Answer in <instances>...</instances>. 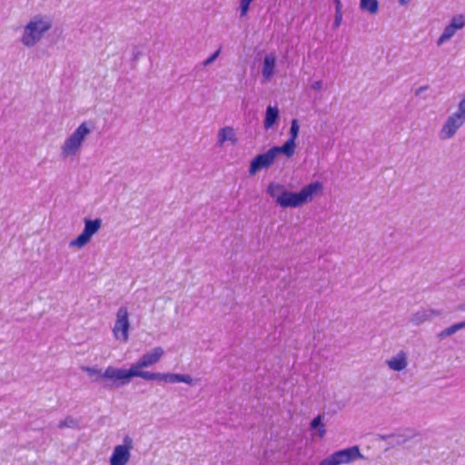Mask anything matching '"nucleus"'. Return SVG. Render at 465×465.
Listing matches in <instances>:
<instances>
[{
	"instance_id": "31",
	"label": "nucleus",
	"mask_w": 465,
	"mask_h": 465,
	"mask_svg": "<svg viewBox=\"0 0 465 465\" xmlns=\"http://www.w3.org/2000/svg\"><path fill=\"white\" fill-rule=\"evenodd\" d=\"M396 434H380L379 439H381L383 441H387L390 444V441L395 438Z\"/></svg>"
},
{
	"instance_id": "5",
	"label": "nucleus",
	"mask_w": 465,
	"mask_h": 465,
	"mask_svg": "<svg viewBox=\"0 0 465 465\" xmlns=\"http://www.w3.org/2000/svg\"><path fill=\"white\" fill-rule=\"evenodd\" d=\"M364 456L361 454L359 446H351L343 450H337L323 459L319 465H342L349 464L357 460H362Z\"/></svg>"
},
{
	"instance_id": "27",
	"label": "nucleus",
	"mask_w": 465,
	"mask_h": 465,
	"mask_svg": "<svg viewBox=\"0 0 465 465\" xmlns=\"http://www.w3.org/2000/svg\"><path fill=\"white\" fill-rule=\"evenodd\" d=\"M253 0H241L240 8H241V16H244L249 11L250 5Z\"/></svg>"
},
{
	"instance_id": "20",
	"label": "nucleus",
	"mask_w": 465,
	"mask_h": 465,
	"mask_svg": "<svg viewBox=\"0 0 465 465\" xmlns=\"http://www.w3.org/2000/svg\"><path fill=\"white\" fill-rule=\"evenodd\" d=\"M234 140V130L232 127L226 126L222 128L218 133V142L223 144L226 141Z\"/></svg>"
},
{
	"instance_id": "22",
	"label": "nucleus",
	"mask_w": 465,
	"mask_h": 465,
	"mask_svg": "<svg viewBox=\"0 0 465 465\" xmlns=\"http://www.w3.org/2000/svg\"><path fill=\"white\" fill-rule=\"evenodd\" d=\"M457 31L454 30L453 28H451L450 25L449 24L443 30V33L441 34V35L439 37L438 41H437V45L440 46L443 43L447 42L448 40H450L456 33Z\"/></svg>"
},
{
	"instance_id": "25",
	"label": "nucleus",
	"mask_w": 465,
	"mask_h": 465,
	"mask_svg": "<svg viewBox=\"0 0 465 465\" xmlns=\"http://www.w3.org/2000/svg\"><path fill=\"white\" fill-rule=\"evenodd\" d=\"M450 25L454 30L461 29L465 26V17L462 15H455L451 18Z\"/></svg>"
},
{
	"instance_id": "24",
	"label": "nucleus",
	"mask_w": 465,
	"mask_h": 465,
	"mask_svg": "<svg viewBox=\"0 0 465 465\" xmlns=\"http://www.w3.org/2000/svg\"><path fill=\"white\" fill-rule=\"evenodd\" d=\"M84 371L88 374L90 377L95 376L94 381H99L100 380H106V378L103 377L104 372L100 369H97L95 367H85ZM108 381V379H107ZM109 381H111L109 380Z\"/></svg>"
},
{
	"instance_id": "6",
	"label": "nucleus",
	"mask_w": 465,
	"mask_h": 465,
	"mask_svg": "<svg viewBox=\"0 0 465 465\" xmlns=\"http://www.w3.org/2000/svg\"><path fill=\"white\" fill-rule=\"evenodd\" d=\"M84 222V230L74 240L70 242L69 245L71 247H84L90 242L93 235L95 234L102 226V220L100 218L94 220L85 218Z\"/></svg>"
},
{
	"instance_id": "12",
	"label": "nucleus",
	"mask_w": 465,
	"mask_h": 465,
	"mask_svg": "<svg viewBox=\"0 0 465 465\" xmlns=\"http://www.w3.org/2000/svg\"><path fill=\"white\" fill-rule=\"evenodd\" d=\"M163 354L164 350L162 347L157 346L143 354L142 357H140V359L134 364L138 365V367H151L156 364L162 359Z\"/></svg>"
},
{
	"instance_id": "11",
	"label": "nucleus",
	"mask_w": 465,
	"mask_h": 465,
	"mask_svg": "<svg viewBox=\"0 0 465 465\" xmlns=\"http://www.w3.org/2000/svg\"><path fill=\"white\" fill-rule=\"evenodd\" d=\"M464 121V118L455 113L450 115L440 132V138L441 140L452 138Z\"/></svg>"
},
{
	"instance_id": "21",
	"label": "nucleus",
	"mask_w": 465,
	"mask_h": 465,
	"mask_svg": "<svg viewBox=\"0 0 465 465\" xmlns=\"http://www.w3.org/2000/svg\"><path fill=\"white\" fill-rule=\"evenodd\" d=\"M464 328H465V321L461 322L455 323V324L444 329L443 331H441L439 333V337L440 339H444V338L450 336V335L454 334L455 332H457L458 331L464 329Z\"/></svg>"
},
{
	"instance_id": "19",
	"label": "nucleus",
	"mask_w": 465,
	"mask_h": 465,
	"mask_svg": "<svg viewBox=\"0 0 465 465\" xmlns=\"http://www.w3.org/2000/svg\"><path fill=\"white\" fill-rule=\"evenodd\" d=\"M360 8L362 11L375 15L379 11V2L378 0H360Z\"/></svg>"
},
{
	"instance_id": "10",
	"label": "nucleus",
	"mask_w": 465,
	"mask_h": 465,
	"mask_svg": "<svg viewBox=\"0 0 465 465\" xmlns=\"http://www.w3.org/2000/svg\"><path fill=\"white\" fill-rule=\"evenodd\" d=\"M268 194L275 199L277 204L282 207H291V192L281 184L271 183L267 188Z\"/></svg>"
},
{
	"instance_id": "14",
	"label": "nucleus",
	"mask_w": 465,
	"mask_h": 465,
	"mask_svg": "<svg viewBox=\"0 0 465 465\" xmlns=\"http://www.w3.org/2000/svg\"><path fill=\"white\" fill-rule=\"evenodd\" d=\"M275 64L276 58L272 54L265 55L262 63V74L266 80H269L273 75Z\"/></svg>"
},
{
	"instance_id": "1",
	"label": "nucleus",
	"mask_w": 465,
	"mask_h": 465,
	"mask_svg": "<svg viewBox=\"0 0 465 465\" xmlns=\"http://www.w3.org/2000/svg\"><path fill=\"white\" fill-rule=\"evenodd\" d=\"M143 368L144 367H138V365L135 364H132L128 370L109 366L104 371L103 377L110 380L111 384H106L104 387L118 388L128 384L134 377H139L145 381H156L165 383H193V378L188 374L151 372L143 371Z\"/></svg>"
},
{
	"instance_id": "32",
	"label": "nucleus",
	"mask_w": 465,
	"mask_h": 465,
	"mask_svg": "<svg viewBox=\"0 0 465 465\" xmlns=\"http://www.w3.org/2000/svg\"><path fill=\"white\" fill-rule=\"evenodd\" d=\"M322 81H321V80L315 81L311 84V88L315 91L322 89Z\"/></svg>"
},
{
	"instance_id": "2",
	"label": "nucleus",
	"mask_w": 465,
	"mask_h": 465,
	"mask_svg": "<svg viewBox=\"0 0 465 465\" xmlns=\"http://www.w3.org/2000/svg\"><path fill=\"white\" fill-rule=\"evenodd\" d=\"M52 27V21L47 17L35 16L25 26L21 42L27 47L36 45L44 34Z\"/></svg>"
},
{
	"instance_id": "17",
	"label": "nucleus",
	"mask_w": 465,
	"mask_h": 465,
	"mask_svg": "<svg viewBox=\"0 0 465 465\" xmlns=\"http://www.w3.org/2000/svg\"><path fill=\"white\" fill-rule=\"evenodd\" d=\"M396 436L391 441H390V445H402L407 442L409 440L412 439L416 436V433L413 432L411 429H406L403 433H395Z\"/></svg>"
},
{
	"instance_id": "28",
	"label": "nucleus",
	"mask_w": 465,
	"mask_h": 465,
	"mask_svg": "<svg viewBox=\"0 0 465 465\" xmlns=\"http://www.w3.org/2000/svg\"><path fill=\"white\" fill-rule=\"evenodd\" d=\"M342 22V12L336 13L334 15V21L332 24V28L337 29L341 26Z\"/></svg>"
},
{
	"instance_id": "3",
	"label": "nucleus",
	"mask_w": 465,
	"mask_h": 465,
	"mask_svg": "<svg viewBox=\"0 0 465 465\" xmlns=\"http://www.w3.org/2000/svg\"><path fill=\"white\" fill-rule=\"evenodd\" d=\"M280 153L284 154L288 158L291 157V136L283 143L282 146H273L264 153L256 155L250 163L249 173L254 175L262 169L271 166Z\"/></svg>"
},
{
	"instance_id": "4",
	"label": "nucleus",
	"mask_w": 465,
	"mask_h": 465,
	"mask_svg": "<svg viewBox=\"0 0 465 465\" xmlns=\"http://www.w3.org/2000/svg\"><path fill=\"white\" fill-rule=\"evenodd\" d=\"M93 127L91 122H83L74 133L65 139L62 146V156L65 158L70 155H74L79 151L86 136L91 134Z\"/></svg>"
},
{
	"instance_id": "33",
	"label": "nucleus",
	"mask_w": 465,
	"mask_h": 465,
	"mask_svg": "<svg viewBox=\"0 0 465 465\" xmlns=\"http://www.w3.org/2000/svg\"><path fill=\"white\" fill-rule=\"evenodd\" d=\"M333 3H334V5H335V12L336 13H339V12H342V4L341 2V0H333Z\"/></svg>"
},
{
	"instance_id": "30",
	"label": "nucleus",
	"mask_w": 465,
	"mask_h": 465,
	"mask_svg": "<svg viewBox=\"0 0 465 465\" xmlns=\"http://www.w3.org/2000/svg\"><path fill=\"white\" fill-rule=\"evenodd\" d=\"M455 114L465 119V98L460 102L458 110Z\"/></svg>"
},
{
	"instance_id": "16",
	"label": "nucleus",
	"mask_w": 465,
	"mask_h": 465,
	"mask_svg": "<svg viewBox=\"0 0 465 465\" xmlns=\"http://www.w3.org/2000/svg\"><path fill=\"white\" fill-rule=\"evenodd\" d=\"M279 118V110L277 107H272L269 105L265 112V117L263 121V125L266 130L272 128L277 122Z\"/></svg>"
},
{
	"instance_id": "34",
	"label": "nucleus",
	"mask_w": 465,
	"mask_h": 465,
	"mask_svg": "<svg viewBox=\"0 0 465 465\" xmlns=\"http://www.w3.org/2000/svg\"><path fill=\"white\" fill-rule=\"evenodd\" d=\"M428 89V86L427 85H424V86H420L419 87L416 91H415V94L416 95H420L421 93H423L424 91H426Z\"/></svg>"
},
{
	"instance_id": "13",
	"label": "nucleus",
	"mask_w": 465,
	"mask_h": 465,
	"mask_svg": "<svg viewBox=\"0 0 465 465\" xmlns=\"http://www.w3.org/2000/svg\"><path fill=\"white\" fill-rule=\"evenodd\" d=\"M442 314V312L440 310L435 309H424L421 308L415 313H413L411 317V322L416 325L419 326L425 322L430 321L434 317H438Z\"/></svg>"
},
{
	"instance_id": "35",
	"label": "nucleus",
	"mask_w": 465,
	"mask_h": 465,
	"mask_svg": "<svg viewBox=\"0 0 465 465\" xmlns=\"http://www.w3.org/2000/svg\"><path fill=\"white\" fill-rule=\"evenodd\" d=\"M139 55H140V53L138 51H134L133 52V56H134V60H136Z\"/></svg>"
},
{
	"instance_id": "7",
	"label": "nucleus",
	"mask_w": 465,
	"mask_h": 465,
	"mask_svg": "<svg viewBox=\"0 0 465 465\" xmlns=\"http://www.w3.org/2000/svg\"><path fill=\"white\" fill-rule=\"evenodd\" d=\"M322 190V183L320 182H313L297 193H292V208L299 207L304 203H310L313 200L314 196L320 193Z\"/></svg>"
},
{
	"instance_id": "18",
	"label": "nucleus",
	"mask_w": 465,
	"mask_h": 465,
	"mask_svg": "<svg viewBox=\"0 0 465 465\" xmlns=\"http://www.w3.org/2000/svg\"><path fill=\"white\" fill-rule=\"evenodd\" d=\"M310 428L312 430H317L319 438H323L326 433V430L325 425L322 421V416L318 415L315 418H313L310 423Z\"/></svg>"
},
{
	"instance_id": "29",
	"label": "nucleus",
	"mask_w": 465,
	"mask_h": 465,
	"mask_svg": "<svg viewBox=\"0 0 465 465\" xmlns=\"http://www.w3.org/2000/svg\"><path fill=\"white\" fill-rule=\"evenodd\" d=\"M220 54V50H217L215 51L213 54H211L206 60L203 61V64L204 66H207L211 64H213L216 59L217 57L219 56Z\"/></svg>"
},
{
	"instance_id": "26",
	"label": "nucleus",
	"mask_w": 465,
	"mask_h": 465,
	"mask_svg": "<svg viewBox=\"0 0 465 465\" xmlns=\"http://www.w3.org/2000/svg\"><path fill=\"white\" fill-rule=\"evenodd\" d=\"M299 130H300V126H299L298 121L295 119H292V154L294 153V150L296 147L295 140L298 136Z\"/></svg>"
},
{
	"instance_id": "23",
	"label": "nucleus",
	"mask_w": 465,
	"mask_h": 465,
	"mask_svg": "<svg viewBox=\"0 0 465 465\" xmlns=\"http://www.w3.org/2000/svg\"><path fill=\"white\" fill-rule=\"evenodd\" d=\"M57 426L59 429H64V428L77 429V428H79V421H78V420L74 419L72 416H67L64 420H61Z\"/></svg>"
},
{
	"instance_id": "8",
	"label": "nucleus",
	"mask_w": 465,
	"mask_h": 465,
	"mask_svg": "<svg viewBox=\"0 0 465 465\" xmlns=\"http://www.w3.org/2000/svg\"><path fill=\"white\" fill-rule=\"evenodd\" d=\"M129 313L128 310L124 306H121L116 313V321L113 329V332L116 339H122L124 341H127L129 338Z\"/></svg>"
},
{
	"instance_id": "15",
	"label": "nucleus",
	"mask_w": 465,
	"mask_h": 465,
	"mask_svg": "<svg viewBox=\"0 0 465 465\" xmlns=\"http://www.w3.org/2000/svg\"><path fill=\"white\" fill-rule=\"evenodd\" d=\"M388 366L396 371L404 370L407 366V356L403 351H400L395 357L387 361Z\"/></svg>"
},
{
	"instance_id": "9",
	"label": "nucleus",
	"mask_w": 465,
	"mask_h": 465,
	"mask_svg": "<svg viewBox=\"0 0 465 465\" xmlns=\"http://www.w3.org/2000/svg\"><path fill=\"white\" fill-rule=\"evenodd\" d=\"M133 440L129 436L124 438V444L114 447L110 457V465H126L130 460Z\"/></svg>"
},
{
	"instance_id": "36",
	"label": "nucleus",
	"mask_w": 465,
	"mask_h": 465,
	"mask_svg": "<svg viewBox=\"0 0 465 465\" xmlns=\"http://www.w3.org/2000/svg\"><path fill=\"white\" fill-rule=\"evenodd\" d=\"M410 1L411 0H399L400 4L402 5L408 4Z\"/></svg>"
}]
</instances>
